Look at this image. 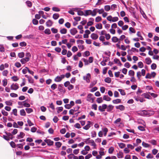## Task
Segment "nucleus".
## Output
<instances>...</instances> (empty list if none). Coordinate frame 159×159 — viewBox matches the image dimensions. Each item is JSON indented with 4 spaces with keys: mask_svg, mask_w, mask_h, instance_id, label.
<instances>
[{
    "mask_svg": "<svg viewBox=\"0 0 159 159\" xmlns=\"http://www.w3.org/2000/svg\"><path fill=\"white\" fill-rule=\"evenodd\" d=\"M140 114L142 116H150L154 114V112L149 110H143L140 112Z\"/></svg>",
    "mask_w": 159,
    "mask_h": 159,
    "instance_id": "f257e3e1",
    "label": "nucleus"
},
{
    "mask_svg": "<svg viewBox=\"0 0 159 159\" xmlns=\"http://www.w3.org/2000/svg\"><path fill=\"white\" fill-rule=\"evenodd\" d=\"M93 94L91 93H89L87 97L86 100L87 101L91 103L93 102L94 99L92 98Z\"/></svg>",
    "mask_w": 159,
    "mask_h": 159,
    "instance_id": "f03ea898",
    "label": "nucleus"
},
{
    "mask_svg": "<svg viewBox=\"0 0 159 159\" xmlns=\"http://www.w3.org/2000/svg\"><path fill=\"white\" fill-rule=\"evenodd\" d=\"M83 79L85 80L87 83H89L90 82V79L91 78V75L89 73L87 74L86 75L83 77Z\"/></svg>",
    "mask_w": 159,
    "mask_h": 159,
    "instance_id": "7ed1b4c3",
    "label": "nucleus"
},
{
    "mask_svg": "<svg viewBox=\"0 0 159 159\" xmlns=\"http://www.w3.org/2000/svg\"><path fill=\"white\" fill-rule=\"evenodd\" d=\"M107 108V105L103 104L102 106H100L98 107V110L101 112L105 111V109Z\"/></svg>",
    "mask_w": 159,
    "mask_h": 159,
    "instance_id": "20e7f679",
    "label": "nucleus"
},
{
    "mask_svg": "<svg viewBox=\"0 0 159 159\" xmlns=\"http://www.w3.org/2000/svg\"><path fill=\"white\" fill-rule=\"evenodd\" d=\"M19 88V86L18 84L16 83L15 84L13 83L11 86V89L12 90H17Z\"/></svg>",
    "mask_w": 159,
    "mask_h": 159,
    "instance_id": "39448f33",
    "label": "nucleus"
},
{
    "mask_svg": "<svg viewBox=\"0 0 159 159\" xmlns=\"http://www.w3.org/2000/svg\"><path fill=\"white\" fill-rule=\"evenodd\" d=\"M44 141L47 143L48 146H52L53 145L54 142L50 139H45Z\"/></svg>",
    "mask_w": 159,
    "mask_h": 159,
    "instance_id": "423d86ee",
    "label": "nucleus"
},
{
    "mask_svg": "<svg viewBox=\"0 0 159 159\" xmlns=\"http://www.w3.org/2000/svg\"><path fill=\"white\" fill-rule=\"evenodd\" d=\"M114 108V106L111 105H109L108 106H107V111L108 112H111Z\"/></svg>",
    "mask_w": 159,
    "mask_h": 159,
    "instance_id": "0eeeda50",
    "label": "nucleus"
},
{
    "mask_svg": "<svg viewBox=\"0 0 159 159\" xmlns=\"http://www.w3.org/2000/svg\"><path fill=\"white\" fill-rule=\"evenodd\" d=\"M70 32L72 35H74L77 33L78 31L76 28H73L70 30Z\"/></svg>",
    "mask_w": 159,
    "mask_h": 159,
    "instance_id": "6e6552de",
    "label": "nucleus"
},
{
    "mask_svg": "<svg viewBox=\"0 0 159 159\" xmlns=\"http://www.w3.org/2000/svg\"><path fill=\"white\" fill-rule=\"evenodd\" d=\"M116 108L117 109H119L121 111L124 110L125 109V107L122 105L116 106Z\"/></svg>",
    "mask_w": 159,
    "mask_h": 159,
    "instance_id": "1a4fd4ad",
    "label": "nucleus"
},
{
    "mask_svg": "<svg viewBox=\"0 0 159 159\" xmlns=\"http://www.w3.org/2000/svg\"><path fill=\"white\" fill-rule=\"evenodd\" d=\"M29 60V58L25 57V58L21 59L20 61L22 64H24L26 63Z\"/></svg>",
    "mask_w": 159,
    "mask_h": 159,
    "instance_id": "9d476101",
    "label": "nucleus"
},
{
    "mask_svg": "<svg viewBox=\"0 0 159 159\" xmlns=\"http://www.w3.org/2000/svg\"><path fill=\"white\" fill-rule=\"evenodd\" d=\"M25 136V134L23 132H20L19 134L17 135V138L18 139H21Z\"/></svg>",
    "mask_w": 159,
    "mask_h": 159,
    "instance_id": "9b49d317",
    "label": "nucleus"
},
{
    "mask_svg": "<svg viewBox=\"0 0 159 159\" xmlns=\"http://www.w3.org/2000/svg\"><path fill=\"white\" fill-rule=\"evenodd\" d=\"M98 35L94 33H92L91 35V38L93 40H96L98 38Z\"/></svg>",
    "mask_w": 159,
    "mask_h": 159,
    "instance_id": "f8f14e48",
    "label": "nucleus"
},
{
    "mask_svg": "<svg viewBox=\"0 0 159 159\" xmlns=\"http://www.w3.org/2000/svg\"><path fill=\"white\" fill-rule=\"evenodd\" d=\"M53 23L51 20H49L46 22V25L47 27H49L52 26Z\"/></svg>",
    "mask_w": 159,
    "mask_h": 159,
    "instance_id": "ddd939ff",
    "label": "nucleus"
},
{
    "mask_svg": "<svg viewBox=\"0 0 159 159\" xmlns=\"http://www.w3.org/2000/svg\"><path fill=\"white\" fill-rule=\"evenodd\" d=\"M97 8L94 9L93 11H92L91 15L92 16H95L97 12Z\"/></svg>",
    "mask_w": 159,
    "mask_h": 159,
    "instance_id": "4468645a",
    "label": "nucleus"
},
{
    "mask_svg": "<svg viewBox=\"0 0 159 159\" xmlns=\"http://www.w3.org/2000/svg\"><path fill=\"white\" fill-rule=\"evenodd\" d=\"M92 10H86L85 11V14L84 16H87L88 15H91Z\"/></svg>",
    "mask_w": 159,
    "mask_h": 159,
    "instance_id": "2eb2a0df",
    "label": "nucleus"
},
{
    "mask_svg": "<svg viewBox=\"0 0 159 159\" xmlns=\"http://www.w3.org/2000/svg\"><path fill=\"white\" fill-rule=\"evenodd\" d=\"M103 100L107 101H109L111 100V98L107 95H104L103 98Z\"/></svg>",
    "mask_w": 159,
    "mask_h": 159,
    "instance_id": "dca6fc26",
    "label": "nucleus"
},
{
    "mask_svg": "<svg viewBox=\"0 0 159 159\" xmlns=\"http://www.w3.org/2000/svg\"><path fill=\"white\" fill-rule=\"evenodd\" d=\"M88 122L89 123H88L87 125H86L85 126H84L83 128L85 130H88V129L90 127V121H88Z\"/></svg>",
    "mask_w": 159,
    "mask_h": 159,
    "instance_id": "f3484780",
    "label": "nucleus"
},
{
    "mask_svg": "<svg viewBox=\"0 0 159 159\" xmlns=\"http://www.w3.org/2000/svg\"><path fill=\"white\" fill-rule=\"evenodd\" d=\"M121 102V100L120 99H117L112 101V102L114 104H118Z\"/></svg>",
    "mask_w": 159,
    "mask_h": 159,
    "instance_id": "a211bd4d",
    "label": "nucleus"
},
{
    "mask_svg": "<svg viewBox=\"0 0 159 159\" xmlns=\"http://www.w3.org/2000/svg\"><path fill=\"white\" fill-rule=\"evenodd\" d=\"M102 132H103L104 135L105 136H106L107 133L108 131L107 128H102Z\"/></svg>",
    "mask_w": 159,
    "mask_h": 159,
    "instance_id": "6ab92c4d",
    "label": "nucleus"
},
{
    "mask_svg": "<svg viewBox=\"0 0 159 159\" xmlns=\"http://www.w3.org/2000/svg\"><path fill=\"white\" fill-rule=\"evenodd\" d=\"M145 61L147 64L149 65L152 62V61L149 57H147L145 59Z\"/></svg>",
    "mask_w": 159,
    "mask_h": 159,
    "instance_id": "aec40b11",
    "label": "nucleus"
},
{
    "mask_svg": "<svg viewBox=\"0 0 159 159\" xmlns=\"http://www.w3.org/2000/svg\"><path fill=\"white\" fill-rule=\"evenodd\" d=\"M67 31V30L65 28H63L61 29L60 32L61 34H65L66 33Z\"/></svg>",
    "mask_w": 159,
    "mask_h": 159,
    "instance_id": "412c9836",
    "label": "nucleus"
},
{
    "mask_svg": "<svg viewBox=\"0 0 159 159\" xmlns=\"http://www.w3.org/2000/svg\"><path fill=\"white\" fill-rule=\"evenodd\" d=\"M20 115L21 116H26V113L24 109L21 110L20 111Z\"/></svg>",
    "mask_w": 159,
    "mask_h": 159,
    "instance_id": "4be33fe9",
    "label": "nucleus"
},
{
    "mask_svg": "<svg viewBox=\"0 0 159 159\" xmlns=\"http://www.w3.org/2000/svg\"><path fill=\"white\" fill-rule=\"evenodd\" d=\"M105 82L108 83H110L111 81V79L109 77H107L104 80Z\"/></svg>",
    "mask_w": 159,
    "mask_h": 159,
    "instance_id": "5701e85b",
    "label": "nucleus"
},
{
    "mask_svg": "<svg viewBox=\"0 0 159 159\" xmlns=\"http://www.w3.org/2000/svg\"><path fill=\"white\" fill-rule=\"evenodd\" d=\"M96 28L98 29H101L102 28V25L101 23L97 24L95 25Z\"/></svg>",
    "mask_w": 159,
    "mask_h": 159,
    "instance_id": "b1692460",
    "label": "nucleus"
},
{
    "mask_svg": "<svg viewBox=\"0 0 159 159\" xmlns=\"http://www.w3.org/2000/svg\"><path fill=\"white\" fill-rule=\"evenodd\" d=\"M143 95L145 98L150 99L151 98V97L150 96L149 94L146 93H144L143 94Z\"/></svg>",
    "mask_w": 159,
    "mask_h": 159,
    "instance_id": "393cba45",
    "label": "nucleus"
},
{
    "mask_svg": "<svg viewBox=\"0 0 159 159\" xmlns=\"http://www.w3.org/2000/svg\"><path fill=\"white\" fill-rule=\"evenodd\" d=\"M89 143H91V145L94 147H95L96 146V144L94 143L93 140L92 139L89 140Z\"/></svg>",
    "mask_w": 159,
    "mask_h": 159,
    "instance_id": "a878e982",
    "label": "nucleus"
},
{
    "mask_svg": "<svg viewBox=\"0 0 159 159\" xmlns=\"http://www.w3.org/2000/svg\"><path fill=\"white\" fill-rule=\"evenodd\" d=\"M119 146L121 148H123L125 147V144L123 143H118Z\"/></svg>",
    "mask_w": 159,
    "mask_h": 159,
    "instance_id": "bb28decb",
    "label": "nucleus"
},
{
    "mask_svg": "<svg viewBox=\"0 0 159 159\" xmlns=\"http://www.w3.org/2000/svg\"><path fill=\"white\" fill-rule=\"evenodd\" d=\"M96 101L98 103H100L103 102V99L102 97L98 98H97Z\"/></svg>",
    "mask_w": 159,
    "mask_h": 159,
    "instance_id": "cd10ccee",
    "label": "nucleus"
},
{
    "mask_svg": "<svg viewBox=\"0 0 159 159\" xmlns=\"http://www.w3.org/2000/svg\"><path fill=\"white\" fill-rule=\"evenodd\" d=\"M128 74L129 76H134V72L133 70H130L129 71Z\"/></svg>",
    "mask_w": 159,
    "mask_h": 159,
    "instance_id": "c85d7f7f",
    "label": "nucleus"
},
{
    "mask_svg": "<svg viewBox=\"0 0 159 159\" xmlns=\"http://www.w3.org/2000/svg\"><path fill=\"white\" fill-rule=\"evenodd\" d=\"M111 40L113 42L116 43L118 41V39L117 37L114 36L112 38Z\"/></svg>",
    "mask_w": 159,
    "mask_h": 159,
    "instance_id": "c756f323",
    "label": "nucleus"
},
{
    "mask_svg": "<svg viewBox=\"0 0 159 159\" xmlns=\"http://www.w3.org/2000/svg\"><path fill=\"white\" fill-rule=\"evenodd\" d=\"M104 9L107 11H108L111 9V7L109 5H106L104 7Z\"/></svg>",
    "mask_w": 159,
    "mask_h": 159,
    "instance_id": "7c9ffc66",
    "label": "nucleus"
},
{
    "mask_svg": "<svg viewBox=\"0 0 159 159\" xmlns=\"http://www.w3.org/2000/svg\"><path fill=\"white\" fill-rule=\"evenodd\" d=\"M132 51L133 52H134L135 51H136V52H139V50L138 49H136V48H132L131 49H129V50H128V52H129V51Z\"/></svg>",
    "mask_w": 159,
    "mask_h": 159,
    "instance_id": "2f4dec72",
    "label": "nucleus"
},
{
    "mask_svg": "<svg viewBox=\"0 0 159 159\" xmlns=\"http://www.w3.org/2000/svg\"><path fill=\"white\" fill-rule=\"evenodd\" d=\"M57 87V85L56 84H53L51 86V88L52 90H54Z\"/></svg>",
    "mask_w": 159,
    "mask_h": 159,
    "instance_id": "473e14b6",
    "label": "nucleus"
},
{
    "mask_svg": "<svg viewBox=\"0 0 159 159\" xmlns=\"http://www.w3.org/2000/svg\"><path fill=\"white\" fill-rule=\"evenodd\" d=\"M26 112L28 113H30L33 111V110L31 108H26L25 109Z\"/></svg>",
    "mask_w": 159,
    "mask_h": 159,
    "instance_id": "72a5a7b5",
    "label": "nucleus"
},
{
    "mask_svg": "<svg viewBox=\"0 0 159 159\" xmlns=\"http://www.w3.org/2000/svg\"><path fill=\"white\" fill-rule=\"evenodd\" d=\"M97 83L96 81H93L91 82L90 86L89 88H92L93 86H94Z\"/></svg>",
    "mask_w": 159,
    "mask_h": 159,
    "instance_id": "f704fd0d",
    "label": "nucleus"
},
{
    "mask_svg": "<svg viewBox=\"0 0 159 159\" xmlns=\"http://www.w3.org/2000/svg\"><path fill=\"white\" fill-rule=\"evenodd\" d=\"M59 16V15L58 14L55 13L53 15V18L55 20L57 19Z\"/></svg>",
    "mask_w": 159,
    "mask_h": 159,
    "instance_id": "c9c22d12",
    "label": "nucleus"
},
{
    "mask_svg": "<svg viewBox=\"0 0 159 159\" xmlns=\"http://www.w3.org/2000/svg\"><path fill=\"white\" fill-rule=\"evenodd\" d=\"M61 80V79L60 78V77L59 76H57L54 80V81L55 82H60Z\"/></svg>",
    "mask_w": 159,
    "mask_h": 159,
    "instance_id": "e433bc0d",
    "label": "nucleus"
},
{
    "mask_svg": "<svg viewBox=\"0 0 159 159\" xmlns=\"http://www.w3.org/2000/svg\"><path fill=\"white\" fill-rule=\"evenodd\" d=\"M61 145L62 143L60 142H57L55 143V145L58 148H60Z\"/></svg>",
    "mask_w": 159,
    "mask_h": 159,
    "instance_id": "4c0bfd02",
    "label": "nucleus"
},
{
    "mask_svg": "<svg viewBox=\"0 0 159 159\" xmlns=\"http://www.w3.org/2000/svg\"><path fill=\"white\" fill-rule=\"evenodd\" d=\"M118 91L120 92V93L121 95H125V93L124 90L121 89H118Z\"/></svg>",
    "mask_w": 159,
    "mask_h": 159,
    "instance_id": "58836bf2",
    "label": "nucleus"
},
{
    "mask_svg": "<svg viewBox=\"0 0 159 159\" xmlns=\"http://www.w3.org/2000/svg\"><path fill=\"white\" fill-rule=\"evenodd\" d=\"M24 56L25 53L23 52L19 53L18 54V57L20 58H23L24 57Z\"/></svg>",
    "mask_w": 159,
    "mask_h": 159,
    "instance_id": "ea45409f",
    "label": "nucleus"
},
{
    "mask_svg": "<svg viewBox=\"0 0 159 159\" xmlns=\"http://www.w3.org/2000/svg\"><path fill=\"white\" fill-rule=\"evenodd\" d=\"M26 102L25 101H23V102H18V104L19 105L21 106L22 107H18V108L23 107V104L24 103V102Z\"/></svg>",
    "mask_w": 159,
    "mask_h": 159,
    "instance_id": "a19ab883",
    "label": "nucleus"
},
{
    "mask_svg": "<svg viewBox=\"0 0 159 159\" xmlns=\"http://www.w3.org/2000/svg\"><path fill=\"white\" fill-rule=\"evenodd\" d=\"M142 145L145 148H148L150 147V145L148 143H147L144 142H142Z\"/></svg>",
    "mask_w": 159,
    "mask_h": 159,
    "instance_id": "79ce46f5",
    "label": "nucleus"
},
{
    "mask_svg": "<svg viewBox=\"0 0 159 159\" xmlns=\"http://www.w3.org/2000/svg\"><path fill=\"white\" fill-rule=\"evenodd\" d=\"M114 150V148L113 147H110L108 149V153L110 154H112Z\"/></svg>",
    "mask_w": 159,
    "mask_h": 159,
    "instance_id": "37998d69",
    "label": "nucleus"
},
{
    "mask_svg": "<svg viewBox=\"0 0 159 159\" xmlns=\"http://www.w3.org/2000/svg\"><path fill=\"white\" fill-rule=\"evenodd\" d=\"M117 7V6L115 4H113L111 5V9L113 10H114Z\"/></svg>",
    "mask_w": 159,
    "mask_h": 159,
    "instance_id": "c03bdc74",
    "label": "nucleus"
},
{
    "mask_svg": "<svg viewBox=\"0 0 159 159\" xmlns=\"http://www.w3.org/2000/svg\"><path fill=\"white\" fill-rule=\"evenodd\" d=\"M51 30L53 33H57L58 32V30L57 29H55L54 28H52L51 29Z\"/></svg>",
    "mask_w": 159,
    "mask_h": 159,
    "instance_id": "a18cd8bd",
    "label": "nucleus"
},
{
    "mask_svg": "<svg viewBox=\"0 0 159 159\" xmlns=\"http://www.w3.org/2000/svg\"><path fill=\"white\" fill-rule=\"evenodd\" d=\"M44 33L47 34H51V31L49 29H47L44 30Z\"/></svg>",
    "mask_w": 159,
    "mask_h": 159,
    "instance_id": "49530a36",
    "label": "nucleus"
},
{
    "mask_svg": "<svg viewBox=\"0 0 159 159\" xmlns=\"http://www.w3.org/2000/svg\"><path fill=\"white\" fill-rule=\"evenodd\" d=\"M129 31L130 33H135L136 32V31L134 28L132 27H130L129 28Z\"/></svg>",
    "mask_w": 159,
    "mask_h": 159,
    "instance_id": "de8ad7c7",
    "label": "nucleus"
},
{
    "mask_svg": "<svg viewBox=\"0 0 159 159\" xmlns=\"http://www.w3.org/2000/svg\"><path fill=\"white\" fill-rule=\"evenodd\" d=\"M91 136L92 138L95 137L96 136V132L95 131H92L91 132Z\"/></svg>",
    "mask_w": 159,
    "mask_h": 159,
    "instance_id": "09e8293b",
    "label": "nucleus"
},
{
    "mask_svg": "<svg viewBox=\"0 0 159 159\" xmlns=\"http://www.w3.org/2000/svg\"><path fill=\"white\" fill-rule=\"evenodd\" d=\"M117 155L118 158H122L123 157V153L121 152H119Z\"/></svg>",
    "mask_w": 159,
    "mask_h": 159,
    "instance_id": "8fccbe9b",
    "label": "nucleus"
},
{
    "mask_svg": "<svg viewBox=\"0 0 159 159\" xmlns=\"http://www.w3.org/2000/svg\"><path fill=\"white\" fill-rule=\"evenodd\" d=\"M8 73V71L7 70H4L2 72V74L4 76H7Z\"/></svg>",
    "mask_w": 159,
    "mask_h": 159,
    "instance_id": "3c124183",
    "label": "nucleus"
},
{
    "mask_svg": "<svg viewBox=\"0 0 159 159\" xmlns=\"http://www.w3.org/2000/svg\"><path fill=\"white\" fill-rule=\"evenodd\" d=\"M157 67V65L155 63H153L151 65V68L152 69L155 70Z\"/></svg>",
    "mask_w": 159,
    "mask_h": 159,
    "instance_id": "603ef678",
    "label": "nucleus"
},
{
    "mask_svg": "<svg viewBox=\"0 0 159 159\" xmlns=\"http://www.w3.org/2000/svg\"><path fill=\"white\" fill-rule=\"evenodd\" d=\"M26 4L27 5V6L29 7H31L32 5V2L29 1H27L26 2Z\"/></svg>",
    "mask_w": 159,
    "mask_h": 159,
    "instance_id": "864d4df0",
    "label": "nucleus"
},
{
    "mask_svg": "<svg viewBox=\"0 0 159 159\" xmlns=\"http://www.w3.org/2000/svg\"><path fill=\"white\" fill-rule=\"evenodd\" d=\"M1 112L2 115L5 116H7L8 115V113L4 110H2Z\"/></svg>",
    "mask_w": 159,
    "mask_h": 159,
    "instance_id": "5fc2aeb1",
    "label": "nucleus"
},
{
    "mask_svg": "<svg viewBox=\"0 0 159 159\" xmlns=\"http://www.w3.org/2000/svg\"><path fill=\"white\" fill-rule=\"evenodd\" d=\"M63 85L62 84H60L58 85V89L60 92H62L63 91L62 87Z\"/></svg>",
    "mask_w": 159,
    "mask_h": 159,
    "instance_id": "6e6d98bb",
    "label": "nucleus"
},
{
    "mask_svg": "<svg viewBox=\"0 0 159 159\" xmlns=\"http://www.w3.org/2000/svg\"><path fill=\"white\" fill-rule=\"evenodd\" d=\"M27 44L25 42H22L20 43V45L21 47H25L26 46Z\"/></svg>",
    "mask_w": 159,
    "mask_h": 159,
    "instance_id": "4d7b16f0",
    "label": "nucleus"
},
{
    "mask_svg": "<svg viewBox=\"0 0 159 159\" xmlns=\"http://www.w3.org/2000/svg\"><path fill=\"white\" fill-rule=\"evenodd\" d=\"M102 20L101 17L98 16L96 17L95 19V21L96 22H99Z\"/></svg>",
    "mask_w": 159,
    "mask_h": 159,
    "instance_id": "13d9d810",
    "label": "nucleus"
},
{
    "mask_svg": "<svg viewBox=\"0 0 159 159\" xmlns=\"http://www.w3.org/2000/svg\"><path fill=\"white\" fill-rule=\"evenodd\" d=\"M138 66L140 68H142L143 67V65L142 62L140 61L138 63Z\"/></svg>",
    "mask_w": 159,
    "mask_h": 159,
    "instance_id": "bf43d9fd",
    "label": "nucleus"
},
{
    "mask_svg": "<svg viewBox=\"0 0 159 159\" xmlns=\"http://www.w3.org/2000/svg\"><path fill=\"white\" fill-rule=\"evenodd\" d=\"M3 86H5L7 84V80L5 79L3 80L2 81Z\"/></svg>",
    "mask_w": 159,
    "mask_h": 159,
    "instance_id": "052dcab7",
    "label": "nucleus"
},
{
    "mask_svg": "<svg viewBox=\"0 0 159 159\" xmlns=\"http://www.w3.org/2000/svg\"><path fill=\"white\" fill-rule=\"evenodd\" d=\"M97 12H98L99 14H102L104 12V10L103 8H102L100 9H98Z\"/></svg>",
    "mask_w": 159,
    "mask_h": 159,
    "instance_id": "680f3d73",
    "label": "nucleus"
},
{
    "mask_svg": "<svg viewBox=\"0 0 159 159\" xmlns=\"http://www.w3.org/2000/svg\"><path fill=\"white\" fill-rule=\"evenodd\" d=\"M118 20V18L117 17H112L111 21L113 22H115L117 21Z\"/></svg>",
    "mask_w": 159,
    "mask_h": 159,
    "instance_id": "e2e57ef3",
    "label": "nucleus"
},
{
    "mask_svg": "<svg viewBox=\"0 0 159 159\" xmlns=\"http://www.w3.org/2000/svg\"><path fill=\"white\" fill-rule=\"evenodd\" d=\"M118 25L122 27L124 25V22L122 20H120L118 23Z\"/></svg>",
    "mask_w": 159,
    "mask_h": 159,
    "instance_id": "0e129e2a",
    "label": "nucleus"
},
{
    "mask_svg": "<svg viewBox=\"0 0 159 159\" xmlns=\"http://www.w3.org/2000/svg\"><path fill=\"white\" fill-rule=\"evenodd\" d=\"M33 23L35 25H37L38 24V21L35 19H34L32 20Z\"/></svg>",
    "mask_w": 159,
    "mask_h": 159,
    "instance_id": "69168bd1",
    "label": "nucleus"
},
{
    "mask_svg": "<svg viewBox=\"0 0 159 159\" xmlns=\"http://www.w3.org/2000/svg\"><path fill=\"white\" fill-rule=\"evenodd\" d=\"M28 80L29 82L30 83L32 84L34 83V80L32 79V78L31 77H30L28 78Z\"/></svg>",
    "mask_w": 159,
    "mask_h": 159,
    "instance_id": "338daca9",
    "label": "nucleus"
},
{
    "mask_svg": "<svg viewBox=\"0 0 159 159\" xmlns=\"http://www.w3.org/2000/svg\"><path fill=\"white\" fill-rule=\"evenodd\" d=\"M97 105L95 104H93L92 105V109H94L95 110H97Z\"/></svg>",
    "mask_w": 159,
    "mask_h": 159,
    "instance_id": "774afa93",
    "label": "nucleus"
}]
</instances>
